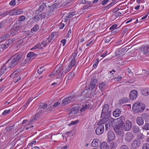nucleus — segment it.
I'll return each instance as SVG.
<instances>
[{"instance_id": "338daca9", "label": "nucleus", "mask_w": 149, "mask_h": 149, "mask_svg": "<svg viewBox=\"0 0 149 149\" xmlns=\"http://www.w3.org/2000/svg\"><path fill=\"white\" fill-rule=\"evenodd\" d=\"M109 0H104L102 1L101 3V4L102 5H104L106 4L109 1Z\"/></svg>"}, {"instance_id": "e433bc0d", "label": "nucleus", "mask_w": 149, "mask_h": 149, "mask_svg": "<svg viewBox=\"0 0 149 149\" xmlns=\"http://www.w3.org/2000/svg\"><path fill=\"white\" fill-rule=\"evenodd\" d=\"M128 100V99L127 98H122L119 100V103L120 104H122L124 103L127 102Z\"/></svg>"}, {"instance_id": "a211bd4d", "label": "nucleus", "mask_w": 149, "mask_h": 149, "mask_svg": "<svg viewBox=\"0 0 149 149\" xmlns=\"http://www.w3.org/2000/svg\"><path fill=\"white\" fill-rule=\"evenodd\" d=\"M46 5L45 3H42L40 7L38 9L36 10V13H40L42 12L45 8L46 7Z\"/></svg>"}, {"instance_id": "c03bdc74", "label": "nucleus", "mask_w": 149, "mask_h": 149, "mask_svg": "<svg viewBox=\"0 0 149 149\" xmlns=\"http://www.w3.org/2000/svg\"><path fill=\"white\" fill-rule=\"evenodd\" d=\"M74 72H72L68 74L67 75L68 79H71L74 75Z\"/></svg>"}, {"instance_id": "f8f14e48", "label": "nucleus", "mask_w": 149, "mask_h": 149, "mask_svg": "<svg viewBox=\"0 0 149 149\" xmlns=\"http://www.w3.org/2000/svg\"><path fill=\"white\" fill-rule=\"evenodd\" d=\"M109 109V106L107 104H105L103 107L101 113V117H104L107 112Z\"/></svg>"}, {"instance_id": "09e8293b", "label": "nucleus", "mask_w": 149, "mask_h": 149, "mask_svg": "<svg viewBox=\"0 0 149 149\" xmlns=\"http://www.w3.org/2000/svg\"><path fill=\"white\" fill-rule=\"evenodd\" d=\"M27 36H26V37H31L32 35H33V33L32 32H31V31H27Z\"/></svg>"}, {"instance_id": "680f3d73", "label": "nucleus", "mask_w": 149, "mask_h": 149, "mask_svg": "<svg viewBox=\"0 0 149 149\" xmlns=\"http://www.w3.org/2000/svg\"><path fill=\"white\" fill-rule=\"evenodd\" d=\"M99 62V59L97 58L96 59V61L95 63V64H94L93 65V68H96V66H97V65H98Z\"/></svg>"}, {"instance_id": "ea45409f", "label": "nucleus", "mask_w": 149, "mask_h": 149, "mask_svg": "<svg viewBox=\"0 0 149 149\" xmlns=\"http://www.w3.org/2000/svg\"><path fill=\"white\" fill-rule=\"evenodd\" d=\"M140 117L143 119V120L144 119L145 120H146L148 118V114L146 113H143L141 114Z\"/></svg>"}, {"instance_id": "473e14b6", "label": "nucleus", "mask_w": 149, "mask_h": 149, "mask_svg": "<svg viewBox=\"0 0 149 149\" xmlns=\"http://www.w3.org/2000/svg\"><path fill=\"white\" fill-rule=\"evenodd\" d=\"M144 136L142 134H140L138 135L137 139L136 140H138V141L141 143V140L144 139Z\"/></svg>"}, {"instance_id": "8fccbe9b", "label": "nucleus", "mask_w": 149, "mask_h": 149, "mask_svg": "<svg viewBox=\"0 0 149 149\" xmlns=\"http://www.w3.org/2000/svg\"><path fill=\"white\" fill-rule=\"evenodd\" d=\"M143 149H149V144L145 143L143 144L142 147Z\"/></svg>"}, {"instance_id": "37998d69", "label": "nucleus", "mask_w": 149, "mask_h": 149, "mask_svg": "<svg viewBox=\"0 0 149 149\" xmlns=\"http://www.w3.org/2000/svg\"><path fill=\"white\" fill-rule=\"evenodd\" d=\"M125 50V49H122V50H119L117 51L116 52V54L117 55H118L121 56L123 54V52Z\"/></svg>"}, {"instance_id": "a19ab883", "label": "nucleus", "mask_w": 149, "mask_h": 149, "mask_svg": "<svg viewBox=\"0 0 149 149\" xmlns=\"http://www.w3.org/2000/svg\"><path fill=\"white\" fill-rule=\"evenodd\" d=\"M45 68L44 66H42L39 69H38L37 71L38 73L40 74L42 73L43 71L45 70Z\"/></svg>"}, {"instance_id": "f704fd0d", "label": "nucleus", "mask_w": 149, "mask_h": 149, "mask_svg": "<svg viewBox=\"0 0 149 149\" xmlns=\"http://www.w3.org/2000/svg\"><path fill=\"white\" fill-rule=\"evenodd\" d=\"M38 14L41 19L45 18L47 16L46 13L44 12L40 14L38 13Z\"/></svg>"}, {"instance_id": "39448f33", "label": "nucleus", "mask_w": 149, "mask_h": 149, "mask_svg": "<svg viewBox=\"0 0 149 149\" xmlns=\"http://www.w3.org/2000/svg\"><path fill=\"white\" fill-rule=\"evenodd\" d=\"M134 134L132 132H128L125 135V140L127 142H130L134 138Z\"/></svg>"}, {"instance_id": "4c0bfd02", "label": "nucleus", "mask_w": 149, "mask_h": 149, "mask_svg": "<svg viewBox=\"0 0 149 149\" xmlns=\"http://www.w3.org/2000/svg\"><path fill=\"white\" fill-rule=\"evenodd\" d=\"M49 9L53 12L55 10L57 9L55 4L52 5L50 6H49Z\"/></svg>"}, {"instance_id": "bb28decb", "label": "nucleus", "mask_w": 149, "mask_h": 149, "mask_svg": "<svg viewBox=\"0 0 149 149\" xmlns=\"http://www.w3.org/2000/svg\"><path fill=\"white\" fill-rule=\"evenodd\" d=\"M70 58L71 59V61L68 65L72 68L74 67L76 63L75 59L73 58H71V57H70Z\"/></svg>"}, {"instance_id": "6e6d98bb", "label": "nucleus", "mask_w": 149, "mask_h": 149, "mask_svg": "<svg viewBox=\"0 0 149 149\" xmlns=\"http://www.w3.org/2000/svg\"><path fill=\"white\" fill-rule=\"evenodd\" d=\"M15 0H12L9 3V5L11 6H14L15 4Z\"/></svg>"}, {"instance_id": "052dcab7", "label": "nucleus", "mask_w": 149, "mask_h": 149, "mask_svg": "<svg viewBox=\"0 0 149 149\" xmlns=\"http://www.w3.org/2000/svg\"><path fill=\"white\" fill-rule=\"evenodd\" d=\"M10 111V109L8 110H6L4 111L3 112L2 114L3 115H5L9 113Z\"/></svg>"}, {"instance_id": "58836bf2", "label": "nucleus", "mask_w": 149, "mask_h": 149, "mask_svg": "<svg viewBox=\"0 0 149 149\" xmlns=\"http://www.w3.org/2000/svg\"><path fill=\"white\" fill-rule=\"evenodd\" d=\"M43 49L42 47L41 46L40 43H37L33 47V49Z\"/></svg>"}, {"instance_id": "69168bd1", "label": "nucleus", "mask_w": 149, "mask_h": 149, "mask_svg": "<svg viewBox=\"0 0 149 149\" xmlns=\"http://www.w3.org/2000/svg\"><path fill=\"white\" fill-rule=\"evenodd\" d=\"M53 13V12L49 9L46 14L47 16H51L52 14Z\"/></svg>"}, {"instance_id": "5fc2aeb1", "label": "nucleus", "mask_w": 149, "mask_h": 149, "mask_svg": "<svg viewBox=\"0 0 149 149\" xmlns=\"http://www.w3.org/2000/svg\"><path fill=\"white\" fill-rule=\"evenodd\" d=\"M47 40H44L41 42V45L43 47H46L47 45Z\"/></svg>"}, {"instance_id": "3c124183", "label": "nucleus", "mask_w": 149, "mask_h": 149, "mask_svg": "<svg viewBox=\"0 0 149 149\" xmlns=\"http://www.w3.org/2000/svg\"><path fill=\"white\" fill-rule=\"evenodd\" d=\"M106 84L105 83H101L100 84L99 86V88L100 89H102L103 88H104Z\"/></svg>"}, {"instance_id": "0e129e2a", "label": "nucleus", "mask_w": 149, "mask_h": 149, "mask_svg": "<svg viewBox=\"0 0 149 149\" xmlns=\"http://www.w3.org/2000/svg\"><path fill=\"white\" fill-rule=\"evenodd\" d=\"M119 149H129L128 147L126 145L121 146Z\"/></svg>"}, {"instance_id": "0eeeda50", "label": "nucleus", "mask_w": 149, "mask_h": 149, "mask_svg": "<svg viewBox=\"0 0 149 149\" xmlns=\"http://www.w3.org/2000/svg\"><path fill=\"white\" fill-rule=\"evenodd\" d=\"M114 130L116 134L121 136H123L124 134L123 130L122 127L116 125L113 127Z\"/></svg>"}, {"instance_id": "7ed1b4c3", "label": "nucleus", "mask_w": 149, "mask_h": 149, "mask_svg": "<svg viewBox=\"0 0 149 149\" xmlns=\"http://www.w3.org/2000/svg\"><path fill=\"white\" fill-rule=\"evenodd\" d=\"M75 98V96L74 95H71L66 97L63 100L61 105L62 106H65L74 100Z\"/></svg>"}, {"instance_id": "f3484780", "label": "nucleus", "mask_w": 149, "mask_h": 149, "mask_svg": "<svg viewBox=\"0 0 149 149\" xmlns=\"http://www.w3.org/2000/svg\"><path fill=\"white\" fill-rule=\"evenodd\" d=\"M23 56V53H19L15 54L13 57L19 62Z\"/></svg>"}, {"instance_id": "4be33fe9", "label": "nucleus", "mask_w": 149, "mask_h": 149, "mask_svg": "<svg viewBox=\"0 0 149 149\" xmlns=\"http://www.w3.org/2000/svg\"><path fill=\"white\" fill-rule=\"evenodd\" d=\"M141 94L145 96L149 95V88H144L141 91Z\"/></svg>"}, {"instance_id": "7c9ffc66", "label": "nucleus", "mask_w": 149, "mask_h": 149, "mask_svg": "<svg viewBox=\"0 0 149 149\" xmlns=\"http://www.w3.org/2000/svg\"><path fill=\"white\" fill-rule=\"evenodd\" d=\"M142 129L143 130H149V123L146 122L145 124L142 127Z\"/></svg>"}, {"instance_id": "4468645a", "label": "nucleus", "mask_w": 149, "mask_h": 149, "mask_svg": "<svg viewBox=\"0 0 149 149\" xmlns=\"http://www.w3.org/2000/svg\"><path fill=\"white\" fill-rule=\"evenodd\" d=\"M141 143L136 139L134 140L131 143V147L132 149H136L140 146Z\"/></svg>"}, {"instance_id": "c85d7f7f", "label": "nucleus", "mask_w": 149, "mask_h": 149, "mask_svg": "<svg viewBox=\"0 0 149 149\" xmlns=\"http://www.w3.org/2000/svg\"><path fill=\"white\" fill-rule=\"evenodd\" d=\"M29 59H26L22 60L20 61L21 64L20 66L21 67H23L27 63L29 62Z\"/></svg>"}, {"instance_id": "bf43d9fd", "label": "nucleus", "mask_w": 149, "mask_h": 149, "mask_svg": "<svg viewBox=\"0 0 149 149\" xmlns=\"http://www.w3.org/2000/svg\"><path fill=\"white\" fill-rule=\"evenodd\" d=\"M79 122V120H77L74 121H72L71 122L70 125L69 124V125L70 126L71 125H75L78 123Z\"/></svg>"}, {"instance_id": "1a4fd4ad", "label": "nucleus", "mask_w": 149, "mask_h": 149, "mask_svg": "<svg viewBox=\"0 0 149 149\" xmlns=\"http://www.w3.org/2000/svg\"><path fill=\"white\" fill-rule=\"evenodd\" d=\"M140 49L141 52L144 54L147 55L149 54V45H143L141 47Z\"/></svg>"}, {"instance_id": "6ab92c4d", "label": "nucleus", "mask_w": 149, "mask_h": 149, "mask_svg": "<svg viewBox=\"0 0 149 149\" xmlns=\"http://www.w3.org/2000/svg\"><path fill=\"white\" fill-rule=\"evenodd\" d=\"M99 141V140L97 139H94L92 142V146L93 147H96L98 146Z\"/></svg>"}, {"instance_id": "b1692460", "label": "nucleus", "mask_w": 149, "mask_h": 149, "mask_svg": "<svg viewBox=\"0 0 149 149\" xmlns=\"http://www.w3.org/2000/svg\"><path fill=\"white\" fill-rule=\"evenodd\" d=\"M8 64H6H6L3 65V66L1 68V71L0 72V74H1V75H2V74L6 71L7 69V66H8Z\"/></svg>"}, {"instance_id": "423d86ee", "label": "nucleus", "mask_w": 149, "mask_h": 149, "mask_svg": "<svg viewBox=\"0 0 149 149\" xmlns=\"http://www.w3.org/2000/svg\"><path fill=\"white\" fill-rule=\"evenodd\" d=\"M21 27V26H19L18 25L17 23L14 24L11 29L10 34L12 35H15L16 33L19 31Z\"/></svg>"}, {"instance_id": "dca6fc26", "label": "nucleus", "mask_w": 149, "mask_h": 149, "mask_svg": "<svg viewBox=\"0 0 149 149\" xmlns=\"http://www.w3.org/2000/svg\"><path fill=\"white\" fill-rule=\"evenodd\" d=\"M137 94V92L136 91L134 90L131 91L129 95V97L132 100H134L136 98Z\"/></svg>"}, {"instance_id": "412c9836", "label": "nucleus", "mask_w": 149, "mask_h": 149, "mask_svg": "<svg viewBox=\"0 0 149 149\" xmlns=\"http://www.w3.org/2000/svg\"><path fill=\"white\" fill-rule=\"evenodd\" d=\"M137 124L139 126H141L144 124V120L140 116L137 117L136 120Z\"/></svg>"}, {"instance_id": "20e7f679", "label": "nucleus", "mask_w": 149, "mask_h": 149, "mask_svg": "<svg viewBox=\"0 0 149 149\" xmlns=\"http://www.w3.org/2000/svg\"><path fill=\"white\" fill-rule=\"evenodd\" d=\"M107 141L111 142L113 141L115 138V136L113 132L111 130H109L107 134Z\"/></svg>"}, {"instance_id": "c9c22d12", "label": "nucleus", "mask_w": 149, "mask_h": 149, "mask_svg": "<svg viewBox=\"0 0 149 149\" xmlns=\"http://www.w3.org/2000/svg\"><path fill=\"white\" fill-rule=\"evenodd\" d=\"M39 29V26L38 24H36L35 26L31 29V32H36Z\"/></svg>"}, {"instance_id": "5701e85b", "label": "nucleus", "mask_w": 149, "mask_h": 149, "mask_svg": "<svg viewBox=\"0 0 149 149\" xmlns=\"http://www.w3.org/2000/svg\"><path fill=\"white\" fill-rule=\"evenodd\" d=\"M100 149H109V146L106 142H103L100 145Z\"/></svg>"}, {"instance_id": "864d4df0", "label": "nucleus", "mask_w": 149, "mask_h": 149, "mask_svg": "<svg viewBox=\"0 0 149 149\" xmlns=\"http://www.w3.org/2000/svg\"><path fill=\"white\" fill-rule=\"evenodd\" d=\"M54 36H53V35H52L51 36H49L48 38V41L50 42H51L52 41V40L54 39Z\"/></svg>"}, {"instance_id": "603ef678", "label": "nucleus", "mask_w": 149, "mask_h": 149, "mask_svg": "<svg viewBox=\"0 0 149 149\" xmlns=\"http://www.w3.org/2000/svg\"><path fill=\"white\" fill-rule=\"evenodd\" d=\"M58 79L59 80V82H54V83H52L51 85V86H52L54 85H55L57 84H58V85H59L60 84L61 82L62 81V78L61 77V78H59Z\"/></svg>"}, {"instance_id": "2eb2a0df", "label": "nucleus", "mask_w": 149, "mask_h": 149, "mask_svg": "<svg viewBox=\"0 0 149 149\" xmlns=\"http://www.w3.org/2000/svg\"><path fill=\"white\" fill-rule=\"evenodd\" d=\"M104 127L103 125H100L95 130V132L97 135H100L102 134L104 131Z\"/></svg>"}, {"instance_id": "4d7b16f0", "label": "nucleus", "mask_w": 149, "mask_h": 149, "mask_svg": "<svg viewBox=\"0 0 149 149\" xmlns=\"http://www.w3.org/2000/svg\"><path fill=\"white\" fill-rule=\"evenodd\" d=\"M77 53L78 52L77 51V50L76 51H75L74 53L72 54V56H71L70 57H71V58H74L76 59V58L77 55Z\"/></svg>"}, {"instance_id": "13d9d810", "label": "nucleus", "mask_w": 149, "mask_h": 149, "mask_svg": "<svg viewBox=\"0 0 149 149\" xmlns=\"http://www.w3.org/2000/svg\"><path fill=\"white\" fill-rule=\"evenodd\" d=\"M72 67L68 65V67L65 69V70L64 72L65 73H67L68 72H69L71 69Z\"/></svg>"}, {"instance_id": "9b49d317", "label": "nucleus", "mask_w": 149, "mask_h": 149, "mask_svg": "<svg viewBox=\"0 0 149 149\" xmlns=\"http://www.w3.org/2000/svg\"><path fill=\"white\" fill-rule=\"evenodd\" d=\"M80 4H86L85 6H84L83 8H82L83 10H84L86 9L91 6V2L90 1L87 0H80Z\"/></svg>"}, {"instance_id": "774afa93", "label": "nucleus", "mask_w": 149, "mask_h": 149, "mask_svg": "<svg viewBox=\"0 0 149 149\" xmlns=\"http://www.w3.org/2000/svg\"><path fill=\"white\" fill-rule=\"evenodd\" d=\"M25 19V17L24 16H21L19 17V20L21 21H23Z\"/></svg>"}, {"instance_id": "c756f323", "label": "nucleus", "mask_w": 149, "mask_h": 149, "mask_svg": "<svg viewBox=\"0 0 149 149\" xmlns=\"http://www.w3.org/2000/svg\"><path fill=\"white\" fill-rule=\"evenodd\" d=\"M95 84L91 81L90 85L87 86V88L89 89L92 90L94 88Z\"/></svg>"}, {"instance_id": "f03ea898", "label": "nucleus", "mask_w": 149, "mask_h": 149, "mask_svg": "<svg viewBox=\"0 0 149 149\" xmlns=\"http://www.w3.org/2000/svg\"><path fill=\"white\" fill-rule=\"evenodd\" d=\"M18 62L15 58L13 57L11 58L6 63V64H8V68L14 67Z\"/></svg>"}, {"instance_id": "de8ad7c7", "label": "nucleus", "mask_w": 149, "mask_h": 149, "mask_svg": "<svg viewBox=\"0 0 149 149\" xmlns=\"http://www.w3.org/2000/svg\"><path fill=\"white\" fill-rule=\"evenodd\" d=\"M125 121L123 120H119V122L118 123V124L117 125H117L118 126H119L120 127H122L124 124V122Z\"/></svg>"}, {"instance_id": "aec40b11", "label": "nucleus", "mask_w": 149, "mask_h": 149, "mask_svg": "<svg viewBox=\"0 0 149 149\" xmlns=\"http://www.w3.org/2000/svg\"><path fill=\"white\" fill-rule=\"evenodd\" d=\"M107 115L104 118L101 120L100 121L97 123V125H102L106 123L108 120V118L107 117Z\"/></svg>"}, {"instance_id": "2f4dec72", "label": "nucleus", "mask_w": 149, "mask_h": 149, "mask_svg": "<svg viewBox=\"0 0 149 149\" xmlns=\"http://www.w3.org/2000/svg\"><path fill=\"white\" fill-rule=\"evenodd\" d=\"M132 131L136 133L139 131V128L137 126H134L133 127Z\"/></svg>"}, {"instance_id": "6e6552de", "label": "nucleus", "mask_w": 149, "mask_h": 149, "mask_svg": "<svg viewBox=\"0 0 149 149\" xmlns=\"http://www.w3.org/2000/svg\"><path fill=\"white\" fill-rule=\"evenodd\" d=\"M23 13V10L22 9H18L16 8L11 10L8 13L10 15H17Z\"/></svg>"}, {"instance_id": "cd10ccee", "label": "nucleus", "mask_w": 149, "mask_h": 149, "mask_svg": "<svg viewBox=\"0 0 149 149\" xmlns=\"http://www.w3.org/2000/svg\"><path fill=\"white\" fill-rule=\"evenodd\" d=\"M37 55L34 52H30L27 54L26 56L28 58L30 57V58H34L37 56Z\"/></svg>"}, {"instance_id": "72a5a7b5", "label": "nucleus", "mask_w": 149, "mask_h": 149, "mask_svg": "<svg viewBox=\"0 0 149 149\" xmlns=\"http://www.w3.org/2000/svg\"><path fill=\"white\" fill-rule=\"evenodd\" d=\"M39 108L41 109H45L47 106V104L44 103H40L39 105Z\"/></svg>"}, {"instance_id": "ddd939ff", "label": "nucleus", "mask_w": 149, "mask_h": 149, "mask_svg": "<svg viewBox=\"0 0 149 149\" xmlns=\"http://www.w3.org/2000/svg\"><path fill=\"white\" fill-rule=\"evenodd\" d=\"M54 74L55 75H58L59 76L58 78L60 77L62 75L63 71H62V70H61V69L60 67H58V66H57L56 68L54 69Z\"/></svg>"}, {"instance_id": "a18cd8bd", "label": "nucleus", "mask_w": 149, "mask_h": 149, "mask_svg": "<svg viewBox=\"0 0 149 149\" xmlns=\"http://www.w3.org/2000/svg\"><path fill=\"white\" fill-rule=\"evenodd\" d=\"M13 42V39H9L8 40L6 41V42L5 43L7 45V46H9Z\"/></svg>"}, {"instance_id": "393cba45", "label": "nucleus", "mask_w": 149, "mask_h": 149, "mask_svg": "<svg viewBox=\"0 0 149 149\" xmlns=\"http://www.w3.org/2000/svg\"><path fill=\"white\" fill-rule=\"evenodd\" d=\"M19 73L18 72H17L15 71L13 72L10 74V77L12 78H15L19 77Z\"/></svg>"}, {"instance_id": "49530a36", "label": "nucleus", "mask_w": 149, "mask_h": 149, "mask_svg": "<svg viewBox=\"0 0 149 149\" xmlns=\"http://www.w3.org/2000/svg\"><path fill=\"white\" fill-rule=\"evenodd\" d=\"M40 19L38 15V13H37L36 15L34 17V19L35 22H37L40 20Z\"/></svg>"}, {"instance_id": "e2e57ef3", "label": "nucleus", "mask_w": 149, "mask_h": 149, "mask_svg": "<svg viewBox=\"0 0 149 149\" xmlns=\"http://www.w3.org/2000/svg\"><path fill=\"white\" fill-rule=\"evenodd\" d=\"M111 39V38H110V37H107L104 40L105 42L106 43H109L110 41V40Z\"/></svg>"}, {"instance_id": "f257e3e1", "label": "nucleus", "mask_w": 149, "mask_h": 149, "mask_svg": "<svg viewBox=\"0 0 149 149\" xmlns=\"http://www.w3.org/2000/svg\"><path fill=\"white\" fill-rule=\"evenodd\" d=\"M145 108L143 105L139 103H136L134 104L132 107L133 111L135 113H138L142 112Z\"/></svg>"}, {"instance_id": "a878e982", "label": "nucleus", "mask_w": 149, "mask_h": 149, "mask_svg": "<svg viewBox=\"0 0 149 149\" xmlns=\"http://www.w3.org/2000/svg\"><path fill=\"white\" fill-rule=\"evenodd\" d=\"M121 111L118 109H116L113 112V115L115 117H118L119 116L121 113Z\"/></svg>"}, {"instance_id": "79ce46f5", "label": "nucleus", "mask_w": 149, "mask_h": 149, "mask_svg": "<svg viewBox=\"0 0 149 149\" xmlns=\"http://www.w3.org/2000/svg\"><path fill=\"white\" fill-rule=\"evenodd\" d=\"M78 12H76V11H73L71 13H69L68 15V17L71 18L74 15L78 14Z\"/></svg>"}, {"instance_id": "9d476101", "label": "nucleus", "mask_w": 149, "mask_h": 149, "mask_svg": "<svg viewBox=\"0 0 149 149\" xmlns=\"http://www.w3.org/2000/svg\"><path fill=\"white\" fill-rule=\"evenodd\" d=\"M124 128L125 131L130 130L132 126V124L131 121L128 120L126 121L124 125Z\"/></svg>"}]
</instances>
